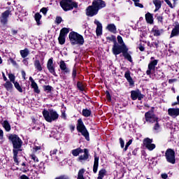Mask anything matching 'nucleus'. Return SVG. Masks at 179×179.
I'll use <instances>...</instances> for the list:
<instances>
[{
    "instance_id": "f257e3e1",
    "label": "nucleus",
    "mask_w": 179,
    "mask_h": 179,
    "mask_svg": "<svg viewBox=\"0 0 179 179\" xmlns=\"http://www.w3.org/2000/svg\"><path fill=\"white\" fill-rule=\"evenodd\" d=\"M69 38L72 45H83V44H85V38H83V36L79 34L78 32H70Z\"/></svg>"
},
{
    "instance_id": "f03ea898",
    "label": "nucleus",
    "mask_w": 179,
    "mask_h": 179,
    "mask_svg": "<svg viewBox=\"0 0 179 179\" xmlns=\"http://www.w3.org/2000/svg\"><path fill=\"white\" fill-rule=\"evenodd\" d=\"M43 115L47 122H52V121H57L59 118L58 113L52 109H50L49 110H44L43 111Z\"/></svg>"
},
{
    "instance_id": "7ed1b4c3",
    "label": "nucleus",
    "mask_w": 179,
    "mask_h": 179,
    "mask_svg": "<svg viewBox=\"0 0 179 179\" xmlns=\"http://www.w3.org/2000/svg\"><path fill=\"white\" fill-rule=\"evenodd\" d=\"M60 6L63 10L68 12V10H72L73 8H78V3L72 0H62L60 1Z\"/></svg>"
},
{
    "instance_id": "20e7f679",
    "label": "nucleus",
    "mask_w": 179,
    "mask_h": 179,
    "mask_svg": "<svg viewBox=\"0 0 179 179\" xmlns=\"http://www.w3.org/2000/svg\"><path fill=\"white\" fill-rule=\"evenodd\" d=\"M77 131H78V132H80L82 135L85 136L87 141H90L89 131H87V129H86V127H85V124H83V121H82V119H79L78 120Z\"/></svg>"
},
{
    "instance_id": "39448f33",
    "label": "nucleus",
    "mask_w": 179,
    "mask_h": 179,
    "mask_svg": "<svg viewBox=\"0 0 179 179\" xmlns=\"http://www.w3.org/2000/svg\"><path fill=\"white\" fill-rule=\"evenodd\" d=\"M9 140L11 141L14 149H20V148H22V144L23 143V142L17 135L16 134L10 135Z\"/></svg>"
},
{
    "instance_id": "423d86ee",
    "label": "nucleus",
    "mask_w": 179,
    "mask_h": 179,
    "mask_svg": "<svg viewBox=\"0 0 179 179\" xmlns=\"http://www.w3.org/2000/svg\"><path fill=\"white\" fill-rule=\"evenodd\" d=\"M165 157L168 163L176 164V152L171 149H168L165 152Z\"/></svg>"
},
{
    "instance_id": "0eeeda50",
    "label": "nucleus",
    "mask_w": 179,
    "mask_h": 179,
    "mask_svg": "<svg viewBox=\"0 0 179 179\" xmlns=\"http://www.w3.org/2000/svg\"><path fill=\"white\" fill-rule=\"evenodd\" d=\"M9 16H12V10H10V9L1 13L0 16V23L2 26H6V24H8V17H9Z\"/></svg>"
},
{
    "instance_id": "6e6552de",
    "label": "nucleus",
    "mask_w": 179,
    "mask_h": 179,
    "mask_svg": "<svg viewBox=\"0 0 179 179\" xmlns=\"http://www.w3.org/2000/svg\"><path fill=\"white\" fill-rule=\"evenodd\" d=\"M145 121L147 122H150V124H153V122H157V120H159L152 111H148L145 113Z\"/></svg>"
},
{
    "instance_id": "1a4fd4ad",
    "label": "nucleus",
    "mask_w": 179,
    "mask_h": 179,
    "mask_svg": "<svg viewBox=\"0 0 179 179\" xmlns=\"http://www.w3.org/2000/svg\"><path fill=\"white\" fill-rule=\"evenodd\" d=\"M153 142V139L146 138L143 140V145L146 149H148L150 151H152L155 149H156V145L152 143Z\"/></svg>"
},
{
    "instance_id": "9d476101",
    "label": "nucleus",
    "mask_w": 179,
    "mask_h": 179,
    "mask_svg": "<svg viewBox=\"0 0 179 179\" xmlns=\"http://www.w3.org/2000/svg\"><path fill=\"white\" fill-rule=\"evenodd\" d=\"M98 13L99 10H97L93 4L92 6H89L86 9V15L90 17L95 16V15H97Z\"/></svg>"
},
{
    "instance_id": "9b49d317",
    "label": "nucleus",
    "mask_w": 179,
    "mask_h": 179,
    "mask_svg": "<svg viewBox=\"0 0 179 179\" xmlns=\"http://www.w3.org/2000/svg\"><path fill=\"white\" fill-rule=\"evenodd\" d=\"M124 45H125V43H123L122 45H120L115 43L112 48V51L114 55H118L121 54V52H122L124 50Z\"/></svg>"
},
{
    "instance_id": "f8f14e48",
    "label": "nucleus",
    "mask_w": 179,
    "mask_h": 179,
    "mask_svg": "<svg viewBox=\"0 0 179 179\" xmlns=\"http://www.w3.org/2000/svg\"><path fill=\"white\" fill-rule=\"evenodd\" d=\"M47 68L49 72L52 73V75H54V76H57V74L55 73V66H54V62L52 61V58L48 59L47 63Z\"/></svg>"
},
{
    "instance_id": "ddd939ff",
    "label": "nucleus",
    "mask_w": 179,
    "mask_h": 179,
    "mask_svg": "<svg viewBox=\"0 0 179 179\" xmlns=\"http://www.w3.org/2000/svg\"><path fill=\"white\" fill-rule=\"evenodd\" d=\"M92 5L98 11L100 10V9H103V8H106V2L103 0H94L92 1Z\"/></svg>"
},
{
    "instance_id": "4468645a",
    "label": "nucleus",
    "mask_w": 179,
    "mask_h": 179,
    "mask_svg": "<svg viewBox=\"0 0 179 179\" xmlns=\"http://www.w3.org/2000/svg\"><path fill=\"white\" fill-rule=\"evenodd\" d=\"M131 96L132 100H136V99H138V100H141V99H143V95H142V94L139 90L131 91Z\"/></svg>"
},
{
    "instance_id": "2eb2a0df",
    "label": "nucleus",
    "mask_w": 179,
    "mask_h": 179,
    "mask_svg": "<svg viewBox=\"0 0 179 179\" xmlns=\"http://www.w3.org/2000/svg\"><path fill=\"white\" fill-rule=\"evenodd\" d=\"M59 68L64 75H66L69 73V72H71L69 69H68V67L66 66V64H65V62H64L63 60L60 61Z\"/></svg>"
},
{
    "instance_id": "dca6fc26",
    "label": "nucleus",
    "mask_w": 179,
    "mask_h": 179,
    "mask_svg": "<svg viewBox=\"0 0 179 179\" xmlns=\"http://www.w3.org/2000/svg\"><path fill=\"white\" fill-rule=\"evenodd\" d=\"M156 65H157V60H154L148 64V70L146 71L147 75H150L152 71H155Z\"/></svg>"
},
{
    "instance_id": "f3484780",
    "label": "nucleus",
    "mask_w": 179,
    "mask_h": 179,
    "mask_svg": "<svg viewBox=\"0 0 179 179\" xmlns=\"http://www.w3.org/2000/svg\"><path fill=\"white\" fill-rule=\"evenodd\" d=\"M122 55L127 60L129 61V62H132V57L131 55L128 53V48H127V45H124L123 47Z\"/></svg>"
},
{
    "instance_id": "a211bd4d",
    "label": "nucleus",
    "mask_w": 179,
    "mask_h": 179,
    "mask_svg": "<svg viewBox=\"0 0 179 179\" xmlns=\"http://www.w3.org/2000/svg\"><path fill=\"white\" fill-rule=\"evenodd\" d=\"M94 24H96V36H101V34L103 33V25H101V23H100V22H99L97 20H94Z\"/></svg>"
},
{
    "instance_id": "6ab92c4d",
    "label": "nucleus",
    "mask_w": 179,
    "mask_h": 179,
    "mask_svg": "<svg viewBox=\"0 0 179 179\" xmlns=\"http://www.w3.org/2000/svg\"><path fill=\"white\" fill-rule=\"evenodd\" d=\"M84 155H80L78 157V160L79 162H85L86 160H87V159H89V150L85 148L84 150Z\"/></svg>"
},
{
    "instance_id": "aec40b11",
    "label": "nucleus",
    "mask_w": 179,
    "mask_h": 179,
    "mask_svg": "<svg viewBox=\"0 0 179 179\" xmlns=\"http://www.w3.org/2000/svg\"><path fill=\"white\" fill-rule=\"evenodd\" d=\"M168 113L171 117H176L179 115V108H169Z\"/></svg>"
},
{
    "instance_id": "412c9836",
    "label": "nucleus",
    "mask_w": 179,
    "mask_h": 179,
    "mask_svg": "<svg viewBox=\"0 0 179 179\" xmlns=\"http://www.w3.org/2000/svg\"><path fill=\"white\" fill-rule=\"evenodd\" d=\"M97 169H99V157L94 155V166H93V171L94 173H97Z\"/></svg>"
},
{
    "instance_id": "4be33fe9",
    "label": "nucleus",
    "mask_w": 179,
    "mask_h": 179,
    "mask_svg": "<svg viewBox=\"0 0 179 179\" xmlns=\"http://www.w3.org/2000/svg\"><path fill=\"white\" fill-rule=\"evenodd\" d=\"M3 87L8 92H12V89H13V84H12L10 81H6V83L3 84Z\"/></svg>"
},
{
    "instance_id": "5701e85b",
    "label": "nucleus",
    "mask_w": 179,
    "mask_h": 179,
    "mask_svg": "<svg viewBox=\"0 0 179 179\" xmlns=\"http://www.w3.org/2000/svg\"><path fill=\"white\" fill-rule=\"evenodd\" d=\"M145 20L147 23H150V24H152L153 23V15L150 13H148L145 14Z\"/></svg>"
},
{
    "instance_id": "b1692460",
    "label": "nucleus",
    "mask_w": 179,
    "mask_h": 179,
    "mask_svg": "<svg viewBox=\"0 0 179 179\" xmlns=\"http://www.w3.org/2000/svg\"><path fill=\"white\" fill-rule=\"evenodd\" d=\"M153 3L155 6V12H157L162 8V1L160 0H154Z\"/></svg>"
},
{
    "instance_id": "393cba45",
    "label": "nucleus",
    "mask_w": 179,
    "mask_h": 179,
    "mask_svg": "<svg viewBox=\"0 0 179 179\" xmlns=\"http://www.w3.org/2000/svg\"><path fill=\"white\" fill-rule=\"evenodd\" d=\"M34 66L36 69H37V71H38L39 72H41V71H43V67L41 66V63H40V60L36 59L34 61Z\"/></svg>"
},
{
    "instance_id": "a878e982",
    "label": "nucleus",
    "mask_w": 179,
    "mask_h": 179,
    "mask_svg": "<svg viewBox=\"0 0 179 179\" xmlns=\"http://www.w3.org/2000/svg\"><path fill=\"white\" fill-rule=\"evenodd\" d=\"M20 54L22 58H26V57H27L29 55V54H30V50H29V49H27V48H25L22 50H20Z\"/></svg>"
},
{
    "instance_id": "bb28decb",
    "label": "nucleus",
    "mask_w": 179,
    "mask_h": 179,
    "mask_svg": "<svg viewBox=\"0 0 179 179\" xmlns=\"http://www.w3.org/2000/svg\"><path fill=\"white\" fill-rule=\"evenodd\" d=\"M106 29L111 33H117V27L114 24H110L107 26Z\"/></svg>"
},
{
    "instance_id": "cd10ccee",
    "label": "nucleus",
    "mask_w": 179,
    "mask_h": 179,
    "mask_svg": "<svg viewBox=\"0 0 179 179\" xmlns=\"http://www.w3.org/2000/svg\"><path fill=\"white\" fill-rule=\"evenodd\" d=\"M80 153H83V150H82L80 148L72 150L73 156H79Z\"/></svg>"
},
{
    "instance_id": "c85d7f7f",
    "label": "nucleus",
    "mask_w": 179,
    "mask_h": 179,
    "mask_svg": "<svg viewBox=\"0 0 179 179\" xmlns=\"http://www.w3.org/2000/svg\"><path fill=\"white\" fill-rule=\"evenodd\" d=\"M2 125L7 132L10 131V124H9V122L5 120L3 122Z\"/></svg>"
},
{
    "instance_id": "c756f323",
    "label": "nucleus",
    "mask_w": 179,
    "mask_h": 179,
    "mask_svg": "<svg viewBox=\"0 0 179 179\" xmlns=\"http://www.w3.org/2000/svg\"><path fill=\"white\" fill-rule=\"evenodd\" d=\"M124 78H126L130 85H134V80H132V78H131V73L129 71L125 73Z\"/></svg>"
},
{
    "instance_id": "7c9ffc66",
    "label": "nucleus",
    "mask_w": 179,
    "mask_h": 179,
    "mask_svg": "<svg viewBox=\"0 0 179 179\" xmlns=\"http://www.w3.org/2000/svg\"><path fill=\"white\" fill-rule=\"evenodd\" d=\"M178 34H179V27L176 25L171 31V37H174V36H178Z\"/></svg>"
},
{
    "instance_id": "2f4dec72",
    "label": "nucleus",
    "mask_w": 179,
    "mask_h": 179,
    "mask_svg": "<svg viewBox=\"0 0 179 179\" xmlns=\"http://www.w3.org/2000/svg\"><path fill=\"white\" fill-rule=\"evenodd\" d=\"M41 17H42L41 15L38 13H36L34 15V19H35L38 26H40L41 24V22H40Z\"/></svg>"
},
{
    "instance_id": "473e14b6",
    "label": "nucleus",
    "mask_w": 179,
    "mask_h": 179,
    "mask_svg": "<svg viewBox=\"0 0 179 179\" xmlns=\"http://www.w3.org/2000/svg\"><path fill=\"white\" fill-rule=\"evenodd\" d=\"M153 36L156 37L160 36L163 33V29L159 30L158 29H153L152 30Z\"/></svg>"
},
{
    "instance_id": "72a5a7b5",
    "label": "nucleus",
    "mask_w": 179,
    "mask_h": 179,
    "mask_svg": "<svg viewBox=\"0 0 179 179\" xmlns=\"http://www.w3.org/2000/svg\"><path fill=\"white\" fill-rule=\"evenodd\" d=\"M106 173H107V171H106V169L100 170L99 172V175H98L97 179H103L104 176H106Z\"/></svg>"
},
{
    "instance_id": "f704fd0d",
    "label": "nucleus",
    "mask_w": 179,
    "mask_h": 179,
    "mask_svg": "<svg viewBox=\"0 0 179 179\" xmlns=\"http://www.w3.org/2000/svg\"><path fill=\"white\" fill-rule=\"evenodd\" d=\"M31 86L32 89H34V92L35 93H37L38 94L40 93V90L38 89V85H37L36 83H34L31 84Z\"/></svg>"
},
{
    "instance_id": "c9c22d12",
    "label": "nucleus",
    "mask_w": 179,
    "mask_h": 179,
    "mask_svg": "<svg viewBox=\"0 0 179 179\" xmlns=\"http://www.w3.org/2000/svg\"><path fill=\"white\" fill-rule=\"evenodd\" d=\"M91 115H92V110H90L89 109H83V115L84 117H90Z\"/></svg>"
},
{
    "instance_id": "e433bc0d",
    "label": "nucleus",
    "mask_w": 179,
    "mask_h": 179,
    "mask_svg": "<svg viewBox=\"0 0 179 179\" xmlns=\"http://www.w3.org/2000/svg\"><path fill=\"white\" fill-rule=\"evenodd\" d=\"M13 85L15 89H17V90H18L20 93H23V89H22V87L20 86V84H19V83L15 81V83H13Z\"/></svg>"
},
{
    "instance_id": "4c0bfd02",
    "label": "nucleus",
    "mask_w": 179,
    "mask_h": 179,
    "mask_svg": "<svg viewBox=\"0 0 179 179\" xmlns=\"http://www.w3.org/2000/svg\"><path fill=\"white\" fill-rule=\"evenodd\" d=\"M83 174H85V169H82L78 171L77 179H85Z\"/></svg>"
},
{
    "instance_id": "58836bf2",
    "label": "nucleus",
    "mask_w": 179,
    "mask_h": 179,
    "mask_svg": "<svg viewBox=\"0 0 179 179\" xmlns=\"http://www.w3.org/2000/svg\"><path fill=\"white\" fill-rule=\"evenodd\" d=\"M58 40H59V44H61L62 45L65 44V36L59 35Z\"/></svg>"
},
{
    "instance_id": "ea45409f",
    "label": "nucleus",
    "mask_w": 179,
    "mask_h": 179,
    "mask_svg": "<svg viewBox=\"0 0 179 179\" xmlns=\"http://www.w3.org/2000/svg\"><path fill=\"white\" fill-rule=\"evenodd\" d=\"M68 33H69V30L66 28H63L62 29V30L60 31V36H66V34H68Z\"/></svg>"
},
{
    "instance_id": "a19ab883",
    "label": "nucleus",
    "mask_w": 179,
    "mask_h": 179,
    "mask_svg": "<svg viewBox=\"0 0 179 179\" xmlns=\"http://www.w3.org/2000/svg\"><path fill=\"white\" fill-rule=\"evenodd\" d=\"M130 145H132V139H130L125 145V148L123 149L124 152H127L128 150V148H129Z\"/></svg>"
},
{
    "instance_id": "79ce46f5",
    "label": "nucleus",
    "mask_w": 179,
    "mask_h": 179,
    "mask_svg": "<svg viewBox=\"0 0 179 179\" xmlns=\"http://www.w3.org/2000/svg\"><path fill=\"white\" fill-rule=\"evenodd\" d=\"M8 78L10 80V82H12L13 83H15L16 81H15V75L10 73L8 74Z\"/></svg>"
},
{
    "instance_id": "37998d69",
    "label": "nucleus",
    "mask_w": 179,
    "mask_h": 179,
    "mask_svg": "<svg viewBox=\"0 0 179 179\" xmlns=\"http://www.w3.org/2000/svg\"><path fill=\"white\" fill-rule=\"evenodd\" d=\"M77 87L79 89V90H81V91L85 90V86L80 82H78L77 83Z\"/></svg>"
},
{
    "instance_id": "c03bdc74",
    "label": "nucleus",
    "mask_w": 179,
    "mask_h": 179,
    "mask_svg": "<svg viewBox=\"0 0 179 179\" xmlns=\"http://www.w3.org/2000/svg\"><path fill=\"white\" fill-rule=\"evenodd\" d=\"M43 89H44L45 92H50L51 89H52V87L50 86V85H45V86H43Z\"/></svg>"
},
{
    "instance_id": "a18cd8bd",
    "label": "nucleus",
    "mask_w": 179,
    "mask_h": 179,
    "mask_svg": "<svg viewBox=\"0 0 179 179\" xmlns=\"http://www.w3.org/2000/svg\"><path fill=\"white\" fill-rule=\"evenodd\" d=\"M156 17H157L158 22H159L160 23H163V16H162L159 14H157Z\"/></svg>"
},
{
    "instance_id": "49530a36",
    "label": "nucleus",
    "mask_w": 179,
    "mask_h": 179,
    "mask_svg": "<svg viewBox=\"0 0 179 179\" xmlns=\"http://www.w3.org/2000/svg\"><path fill=\"white\" fill-rule=\"evenodd\" d=\"M31 159L35 162V163H38V158L35 155H31Z\"/></svg>"
},
{
    "instance_id": "de8ad7c7",
    "label": "nucleus",
    "mask_w": 179,
    "mask_h": 179,
    "mask_svg": "<svg viewBox=\"0 0 179 179\" xmlns=\"http://www.w3.org/2000/svg\"><path fill=\"white\" fill-rule=\"evenodd\" d=\"M134 3H135V6H138V8H143V5H142V4H141V3H139V0H136V1H134Z\"/></svg>"
},
{
    "instance_id": "09e8293b",
    "label": "nucleus",
    "mask_w": 179,
    "mask_h": 179,
    "mask_svg": "<svg viewBox=\"0 0 179 179\" xmlns=\"http://www.w3.org/2000/svg\"><path fill=\"white\" fill-rule=\"evenodd\" d=\"M155 131H159L160 129V125L159 124V122L157 121L155 123V125L154 126Z\"/></svg>"
},
{
    "instance_id": "8fccbe9b",
    "label": "nucleus",
    "mask_w": 179,
    "mask_h": 179,
    "mask_svg": "<svg viewBox=\"0 0 179 179\" xmlns=\"http://www.w3.org/2000/svg\"><path fill=\"white\" fill-rule=\"evenodd\" d=\"M119 141H120V143L122 149H124V147L125 146V143L124 142V140L122 138H120Z\"/></svg>"
},
{
    "instance_id": "3c124183",
    "label": "nucleus",
    "mask_w": 179,
    "mask_h": 179,
    "mask_svg": "<svg viewBox=\"0 0 179 179\" xmlns=\"http://www.w3.org/2000/svg\"><path fill=\"white\" fill-rule=\"evenodd\" d=\"M61 22H62V17H56V20H55V22L57 24H59L61 23Z\"/></svg>"
},
{
    "instance_id": "603ef678",
    "label": "nucleus",
    "mask_w": 179,
    "mask_h": 179,
    "mask_svg": "<svg viewBox=\"0 0 179 179\" xmlns=\"http://www.w3.org/2000/svg\"><path fill=\"white\" fill-rule=\"evenodd\" d=\"M117 41H118L119 44H122H122H124V41L122 40V37H121L120 36H117Z\"/></svg>"
},
{
    "instance_id": "864d4df0",
    "label": "nucleus",
    "mask_w": 179,
    "mask_h": 179,
    "mask_svg": "<svg viewBox=\"0 0 179 179\" xmlns=\"http://www.w3.org/2000/svg\"><path fill=\"white\" fill-rule=\"evenodd\" d=\"M48 11V10L47 9V8H42L41 9V12H42V13H43V15H47Z\"/></svg>"
},
{
    "instance_id": "5fc2aeb1",
    "label": "nucleus",
    "mask_w": 179,
    "mask_h": 179,
    "mask_svg": "<svg viewBox=\"0 0 179 179\" xmlns=\"http://www.w3.org/2000/svg\"><path fill=\"white\" fill-rule=\"evenodd\" d=\"M164 1L167 3V5H169V6H170L171 8H174V6H173V4L169 0H164Z\"/></svg>"
},
{
    "instance_id": "6e6d98bb",
    "label": "nucleus",
    "mask_w": 179,
    "mask_h": 179,
    "mask_svg": "<svg viewBox=\"0 0 179 179\" xmlns=\"http://www.w3.org/2000/svg\"><path fill=\"white\" fill-rule=\"evenodd\" d=\"M57 152H58V150L54 149L53 150L50 151V156H52V155H57Z\"/></svg>"
},
{
    "instance_id": "4d7b16f0",
    "label": "nucleus",
    "mask_w": 179,
    "mask_h": 179,
    "mask_svg": "<svg viewBox=\"0 0 179 179\" xmlns=\"http://www.w3.org/2000/svg\"><path fill=\"white\" fill-rule=\"evenodd\" d=\"M72 76H73V79H75V78H76V69H73Z\"/></svg>"
},
{
    "instance_id": "13d9d810",
    "label": "nucleus",
    "mask_w": 179,
    "mask_h": 179,
    "mask_svg": "<svg viewBox=\"0 0 179 179\" xmlns=\"http://www.w3.org/2000/svg\"><path fill=\"white\" fill-rule=\"evenodd\" d=\"M161 177H162V178H163V179H167L168 177H169V176L167 175V173H162V174L161 175Z\"/></svg>"
},
{
    "instance_id": "bf43d9fd",
    "label": "nucleus",
    "mask_w": 179,
    "mask_h": 179,
    "mask_svg": "<svg viewBox=\"0 0 179 179\" xmlns=\"http://www.w3.org/2000/svg\"><path fill=\"white\" fill-rule=\"evenodd\" d=\"M62 118H64V120H66V114L65 113V111L62 112Z\"/></svg>"
},
{
    "instance_id": "052dcab7",
    "label": "nucleus",
    "mask_w": 179,
    "mask_h": 179,
    "mask_svg": "<svg viewBox=\"0 0 179 179\" xmlns=\"http://www.w3.org/2000/svg\"><path fill=\"white\" fill-rule=\"evenodd\" d=\"M106 97L109 101H111V96L110 95V92H106Z\"/></svg>"
},
{
    "instance_id": "680f3d73",
    "label": "nucleus",
    "mask_w": 179,
    "mask_h": 179,
    "mask_svg": "<svg viewBox=\"0 0 179 179\" xmlns=\"http://www.w3.org/2000/svg\"><path fill=\"white\" fill-rule=\"evenodd\" d=\"M24 65L28 66L29 65V62L27 61V59H24L22 61Z\"/></svg>"
},
{
    "instance_id": "e2e57ef3",
    "label": "nucleus",
    "mask_w": 179,
    "mask_h": 179,
    "mask_svg": "<svg viewBox=\"0 0 179 179\" xmlns=\"http://www.w3.org/2000/svg\"><path fill=\"white\" fill-rule=\"evenodd\" d=\"M3 138V131L2 129H0V139Z\"/></svg>"
},
{
    "instance_id": "0e129e2a",
    "label": "nucleus",
    "mask_w": 179,
    "mask_h": 179,
    "mask_svg": "<svg viewBox=\"0 0 179 179\" xmlns=\"http://www.w3.org/2000/svg\"><path fill=\"white\" fill-rule=\"evenodd\" d=\"M22 78L24 80H26V72L22 71Z\"/></svg>"
},
{
    "instance_id": "69168bd1",
    "label": "nucleus",
    "mask_w": 179,
    "mask_h": 179,
    "mask_svg": "<svg viewBox=\"0 0 179 179\" xmlns=\"http://www.w3.org/2000/svg\"><path fill=\"white\" fill-rule=\"evenodd\" d=\"M2 76L3 78V80H5V82H6V80H8V78H6V76H5V73H2Z\"/></svg>"
},
{
    "instance_id": "338daca9",
    "label": "nucleus",
    "mask_w": 179,
    "mask_h": 179,
    "mask_svg": "<svg viewBox=\"0 0 179 179\" xmlns=\"http://www.w3.org/2000/svg\"><path fill=\"white\" fill-rule=\"evenodd\" d=\"M20 179H29V177H27L25 175H22V176H21Z\"/></svg>"
},
{
    "instance_id": "774afa93",
    "label": "nucleus",
    "mask_w": 179,
    "mask_h": 179,
    "mask_svg": "<svg viewBox=\"0 0 179 179\" xmlns=\"http://www.w3.org/2000/svg\"><path fill=\"white\" fill-rule=\"evenodd\" d=\"M14 157H17V150H13Z\"/></svg>"
}]
</instances>
